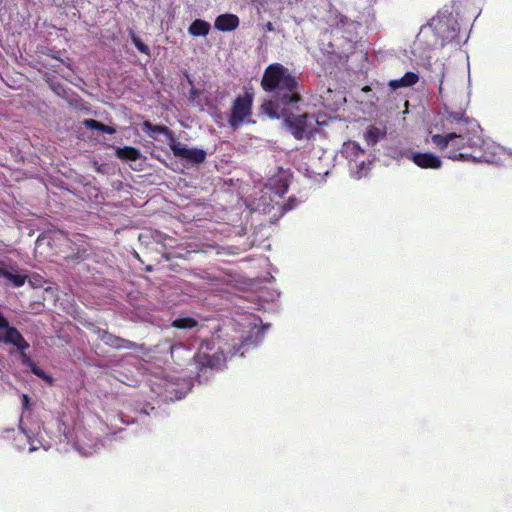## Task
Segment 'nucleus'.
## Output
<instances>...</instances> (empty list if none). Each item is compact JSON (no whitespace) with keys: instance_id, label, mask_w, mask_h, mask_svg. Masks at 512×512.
I'll return each instance as SVG.
<instances>
[{"instance_id":"obj_14","label":"nucleus","mask_w":512,"mask_h":512,"mask_svg":"<svg viewBox=\"0 0 512 512\" xmlns=\"http://www.w3.org/2000/svg\"><path fill=\"white\" fill-rule=\"evenodd\" d=\"M117 158L122 160L136 161L140 158L141 153L138 149L130 146L117 148L115 151Z\"/></svg>"},{"instance_id":"obj_11","label":"nucleus","mask_w":512,"mask_h":512,"mask_svg":"<svg viewBox=\"0 0 512 512\" xmlns=\"http://www.w3.org/2000/svg\"><path fill=\"white\" fill-rule=\"evenodd\" d=\"M419 80V76L414 72H407L402 78L391 80L389 82V87L392 90H396L402 87H410L416 84Z\"/></svg>"},{"instance_id":"obj_19","label":"nucleus","mask_w":512,"mask_h":512,"mask_svg":"<svg viewBox=\"0 0 512 512\" xmlns=\"http://www.w3.org/2000/svg\"><path fill=\"white\" fill-rule=\"evenodd\" d=\"M197 325V321L193 318H179L172 322V326L178 329H189Z\"/></svg>"},{"instance_id":"obj_18","label":"nucleus","mask_w":512,"mask_h":512,"mask_svg":"<svg viewBox=\"0 0 512 512\" xmlns=\"http://www.w3.org/2000/svg\"><path fill=\"white\" fill-rule=\"evenodd\" d=\"M384 134L380 131V129L376 127H370L364 134V138L368 145H375L377 141L383 137Z\"/></svg>"},{"instance_id":"obj_30","label":"nucleus","mask_w":512,"mask_h":512,"mask_svg":"<svg viewBox=\"0 0 512 512\" xmlns=\"http://www.w3.org/2000/svg\"><path fill=\"white\" fill-rule=\"evenodd\" d=\"M362 175H363V174L359 172V173H358V178H361V177H362Z\"/></svg>"},{"instance_id":"obj_7","label":"nucleus","mask_w":512,"mask_h":512,"mask_svg":"<svg viewBox=\"0 0 512 512\" xmlns=\"http://www.w3.org/2000/svg\"><path fill=\"white\" fill-rule=\"evenodd\" d=\"M170 148L175 157L184 159L192 164L203 163L206 159V151L199 148H189L187 145L171 139Z\"/></svg>"},{"instance_id":"obj_8","label":"nucleus","mask_w":512,"mask_h":512,"mask_svg":"<svg viewBox=\"0 0 512 512\" xmlns=\"http://www.w3.org/2000/svg\"><path fill=\"white\" fill-rule=\"evenodd\" d=\"M406 157L423 169H439L442 166L441 159L432 153L410 152Z\"/></svg>"},{"instance_id":"obj_26","label":"nucleus","mask_w":512,"mask_h":512,"mask_svg":"<svg viewBox=\"0 0 512 512\" xmlns=\"http://www.w3.org/2000/svg\"><path fill=\"white\" fill-rule=\"evenodd\" d=\"M265 29L269 32H272V31H274V26L271 22H267L265 25Z\"/></svg>"},{"instance_id":"obj_13","label":"nucleus","mask_w":512,"mask_h":512,"mask_svg":"<svg viewBox=\"0 0 512 512\" xmlns=\"http://www.w3.org/2000/svg\"><path fill=\"white\" fill-rule=\"evenodd\" d=\"M210 31V24L204 20L196 19L188 28V32L195 37L206 36Z\"/></svg>"},{"instance_id":"obj_1","label":"nucleus","mask_w":512,"mask_h":512,"mask_svg":"<svg viewBox=\"0 0 512 512\" xmlns=\"http://www.w3.org/2000/svg\"><path fill=\"white\" fill-rule=\"evenodd\" d=\"M261 87L266 92L274 93V99L264 102L261 107L263 113L270 118L280 119L283 107L301 100L297 78L280 63L270 64L265 69Z\"/></svg>"},{"instance_id":"obj_24","label":"nucleus","mask_w":512,"mask_h":512,"mask_svg":"<svg viewBox=\"0 0 512 512\" xmlns=\"http://www.w3.org/2000/svg\"><path fill=\"white\" fill-rule=\"evenodd\" d=\"M22 406L24 410H28L30 407V399L27 394L22 395Z\"/></svg>"},{"instance_id":"obj_16","label":"nucleus","mask_w":512,"mask_h":512,"mask_svg":"<svg viewBox=\"0 0 512 512\" xmlns=\"http://www.w3.org/2000/svg\"><path fill=\"white\" fill-rule=\"evenodd\" d=\"M455 134L447 133L446 135L435 134L431 137L433 144L440 150L447 148L451 142L455 141Z\"/></svg>"},{"instance_id":"obj_20","label":"nucleus","mask_w":512,"mask_h":512,"mask_svg":"<svg viewBox=\"0 0 512 512\" xmlns=\"http://www.w3.org/2000/svg\"><path fill=\"white\" fill-rule=\"evenodd\" d=\"M344 152L347 154V156L351 157H358L359 155H363V150L357 144L356 142H348L344 146Z\"/></svg>"},{"instance_id":"obj_17","label":"nucleus","mask_w":512,"mask_h":512,"mask_svg":"<svg viewBox=\"0 0 512 512\" xmlns=\"http://www.w3.org/2000/svg\"><path fill=\"white\" fill-rule=\"evenodd\" d=\"M143 127L144 131L151 137H155L158 134H170V131L167 127L153 125L150 122H144Z\"/></svg>"},{"instance_id":"obj_25","label":"nucleus","mask_w":512,"mask_h":512,"mask_svg":"<svg viewBox=\"0 0 512 512\" xmlns=\"http://www.w3.org/2000/svg\"><path fill=\"white\" fill-rule=\"evenodd\" d=\"M465 142H466L465 140H464V141L456 140V141H454V142H451V144H450V145H451L453 148H455V149H457V150H460V149L457 147V145H463V143H465Z\"/></svg>"},{"instance_id":"obj_15","label":"nucleus","mask_w":512,"mask_h":512,"mask_svg":"<svg viewBox=\"0 0 512 512\" xmlns=\"http://www.w3.org/2000/svg\"><path fill=\"white\" fill-rule=\"evenodd\" d=\"M83 125L91 130H99L103 133L107 134H114L116 132V129L112 126L105 125L97 120L94 119H85L83 121Z\"/></svg>"},{"instance_id":"obj_5","label":"nucleus","mask_w":512,"mask_h":512,"mask_svg":"<svg viewBox=\"0 0 512 512\" xmlns=\"http://www.w3.org/2000/svg\"><path fill=\"white\" fill-rule=\"evenodd\" d=\"M0 342L11 344L17 347L20 352H24L30 346L23 338L21 333L13 326H10L8 320L0 312Z\"/></svg>"},{"instance_id":"obj_4","label":"nucleus","mask_w":512,"mask_h":512,"mask_svg":"<svg viewBox=\"0 0 512 512\" xmlns=\"http://www.w3.org/2000/svg\"><path fill=\"white\" fill-rule=\"evenodd\" d=\"M252 102L253 96L250 93L238 96L234 100L229 117L231 127L238 128L251 115Z\"/></svg>"},{"instance_id":"obj_9","label":"nucleus","mask_w":512,"mask_h":512,"mask_svg":"<svg viewBox=\"0 0 512 512\" xmlns=\"http://www.w3.org/2000/svg\"><path fill=\"white\" fill-rule=\"evenodd\" d=\"M238 25V16L229 13L219 15L214 22V27L217 30L224 32L233 31L238 27Z\"/></svg>"},{"instance_id":"obj_10","label":"nucleus","mask_w":512,"mask_h":512,"mask_svg":"<svg viewBox=\"0 0 512 512\" xmlns=\"http://www.w3.org/2000/svg\"><path fill=\"white\" fill-rule=\"evenodd\" d=\"M0 277L6 278L14 286L20 287L25 283L27 275L19 274L13 268L0 267Z\"/></svg>"},{"instance_id":"obj_28","label":"nucleus","mask_w":512,"mask_h":512,"mask_svg":"<svg viewBox=\"0 0 512 512\" xmlns=\"http://www.w3.org/2000/svg\"><path fill=\"white\" fill-rule=\"evenodd\" d=\"M190 94L192 97H196L198 95V91L195 88H192Z\"/></svg>"},{"instance_id":"obj_27","label":"nucleus","mask_w":512,"mask_h":512,"mask_svg":"<svg viewBox=\"0 0 512 512\" xmlns=\"http://www.w3.org/2000/svg\"><path fill=\"white\" fill-rule=\"evenodd\" d=\"M443 78H444V72H442V77L440 79L439 94H442V92H443V87H442V85H443Z\"/></svg>"},{"instance_id":"obj_6","label":"nucleus","mask_w":512,"mask_h":512,"mask_svg":"<svg viewBox=\"0 0 512 512\" xmlns=\"http://www.w3.org/2000/svg\"><path fill=\"white\" fill-rule=\"evenodd\" d=\"M210 347L208 343L202 344L194 356L196 365L200 368H211L218 369L223 366L225 362V356L222 351H215L210 353Z\"/></svg>"},{"instance_id":"obj_12","label":"nucleus","mask_w":512,"mask_h":512,"mask_svg":"<svg viewBox=\"0 0 512 512\" xmlns=\"http://www.w3.org/2000/svg\"><path fill=\"white\" fill-rule=\"evenodd\" d=\"M102 340L106 344L110 345L111 347L117 348V349H120V348H133L134 347V343L133 342L125 340V339H122L120 337L114 336V335L106 333V332L102 336Z\"/></svg>"},{"instance_id":"obj_2","label":"nucleus","mask_w":512,"mask_h":512,"mask_svg":"<svg viewBox=\"0 0 512 512\" xmlns=\"http://www.w3.org/2000/svg\"><path fill=\"white\" fill-rule=\"evenodd\" d=\"M442 126L450 131V134L456 135L455 141H466L463 145H457L459 149L479 147L482 144L479 124L466 116L463 110L451 111L446 107L442 116Z\"/></svg>"},{"instance_id":"obj_29","label":"nucleus","mask_w":512,"mask_h":512,"mask_svg":"<svg viewBox=\"0 0 512 512\" xmlns=\"http://www.w3.org/2000/svg\"><path fill=\"white\" fill-rule=\"evenodd\" d=\"M55 91L58 95H61V91L64 92V90L61 87L55 88Z\"/></svg>"},{"instance_id":"obj_21","label":"nucleus","mask_w":512,"mask_h":512,"mask_svg":"<svg viewBox=\"0 0 512 512\" xmlns=\"http://www.w3.org/2000/svg\"><path fill=\"white\" fill-rule=\"evenodd\" d=\"M131 39H132L133 44L136 46V48L140 52L149 55V53H150L149 47L146 44H144L142 42V40L140 38H138L133 32L131 33Z\"/></svg>"},{"instance_id":"obj_22","label":"nucleus","mask_w":512,"mask_h":512,"mask_svg":"<svg viewBox=\"0 0 512 512\" xmlns=\"http://www.w3.org/2000/svg\"><path fill=\"white\" fill-rule=\"evenodd\" d=\"M31 370L38 377H40L48 382L52 381L51 377H49L41 368L37 367L36 365H32Z\"/></svg>"},{"instance_id":"obj_3","label":"nucleus","mask_w":512,"mask_h":512,"mask_svg":"<svg viewBox=\"0 0 512 512\" xmlns=\"http://www.w3.org/2000/svg\"><path fill=\"white\" fill-rule=\"evenodd\" d=\"M283 114L280 118L284 120V126L298 140L308 137L316 130L317 120L309 114L294 115L290 110V106L282 108Z\"/></svg>"},{"instance_id":"obj_23","label":"nucleus","mask_w":512,"mask_h":512,"mask_svg":"<svg viewBox=\"0 0 512 512\" xmlns=\"http://www.w3.org/2000/svg\"><path fill=\"white\" fill-rule=\"evenodd\" d=\"M470 155L467 154V153H456V152H453V153H450L448 155V157L452 160H460V159H467Z\"/></svg>"}]
</instances>
